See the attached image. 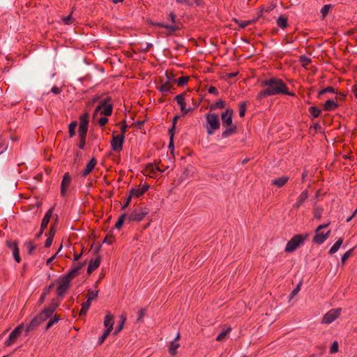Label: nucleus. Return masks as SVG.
Wrapping results in <instances>:
<instances>
[{
  "label": "nucleus",
  "mask_w": 357,
  "mask_h": 357,
  "mask_svg": "<svg viewBox=\"0 0 357 357\" xmlns=\"http://www.w3.org/2000/svg\"><path fill=\"white\" fill-rule=\"evenodd\" d=\"M97 164L96 159L93 157L91 160L86 164L84 169L83 170L82 175L85 177L89 175L94 169L95 166Z\"/></svg>",
  "instance_id": "6ab92c4d"
},
{
  "label": "nucleus",
  "mask_w": 357,
  "mask_h": 357,
  "mask_svg": "<svg viewBox=\"0 0 357 357\" xmlns=\"http://www.w3.org/2000/svg\"><path fill=\"white\" fill-rule=\"evenodd\" d=\"M47 319L48 318L41 312L38 316L34 317L26 326L25 331L26 334L28 335L30 331L35 330L42 322Z\"/></svg>",
  "instance_id": "39448f33"
},
{
  "label": "nucleus",
  "mask_w": 357,
  "mask_h": 357,
  "mask_svg": "<svg viewBox=\"0 0 357 357\" xmlns=\"http://www.w3.org/2000/svg\"><path fill=\"white\" fill-rule=\"evenodd\" d=\"M60 320V317L55 314L53 318L50 319L47 324L46 329H49L51 326H52L55 323H57Z\"/></svg>",
  "instance_id": "37998d69"
},
{
  "label": "nucleus",
  "mask_w": 357,
  "mask_h": 357,
  "mask_svg": "<svg viewBox=\"0 0 357 357\" xmlns=\"http://www.w3.org/2000/svg\"><path fill=\"white\" fill-rule=\"evenodd\" d=\"M189 80V77L188 76H182L178 77L175 80L178 86H184L185 85Z\"/></svg>",
  "instance_id": "a19ab883"
},
{
  "label": "nucleus",
  "mask_w": 357,
  "mask_h": 357,
  "mask_svg": "<svg viewBox=\"0 0 357 357\" xmlns=\"http://www.w3.org/2000/svg\"><path fill=\"white\" fill-rule=\"evenodd\" d=\"M113 105L112 103V98L107 97L99 101L98 106L96 107L93 115L96 116L98 113L101 115L106 116H110L112 113Z\"/></svg>",
  "instance_id": "f03ea898"
},
{
  "label": "nucleus",
  "mask_w": 357,
  "mask_h": 357,
  "mask_svg": "<svg viewBox=\"0 0 357 357\" xmlns=\"http://www.w3.org/2000/svg\"><path fill=\"white\" fill-rule=\"evenodd\" d=\"M332 8V6L331 4L324 5L321 9V13L322 17L324 18L329 13L330 10Z\"/></svg>",
  "instance_id": "79ce46f5"
},
{
  "label": "nucleus",
  "mask_w": 357,
  "mask_h": 357,
  "mask_svg": "<svg viewBox=\"0 0 357 357\" xmlns=\"http://www.w3.org/2000/svg\"><path fill=\"white\" fill-rule=\"evenodd\" d=\"M326 93H335V89L332 86H328L326 88L323 89L318 93V98H321L322 95H324Z\"/></svg>",
  "instance_id": "ea45409f"
},
{
  "label": "nucleus",
  "mask_w": 357,
  "mask_h": 357,
  "mask_svg": "<svg viewBox=\"0 0 357 357\" xmlns=\"http://www.w3.org/2000/svg\"><path fill=\"white\" fill-rule=\"evenodd\" d=\"M146 314V309L142 308L138 312L137 321H140Z\"/></svg>",
  "instance_id": "6e6d98bb"
},
{
  "label": "nucleus",
  "mask_w": 357,
  "mask_h": 357,
  "mask_svg": "<svg viewBox=\"0 0 357 357\" xmlns=\"http://www.w3.org/2000/svg\"><path fill=\"white\" fill-rule=\"evenodd\" d=\"M7 149V146L1 141H0V154L5 151Z\"/></svg>",
  "instance_id": "774afa93"
},
{
  "label": "nucleus",
  "mask_w": 357,
  "mask_h": 357,
  "mask_svg": "<svg viewBox=\"0 0 357 357\" xmlns=\"http://www.w3.org/2000/svg\"><path fill=\"white\" fill-rule=\"evenodd\" d=\"M128 128V126L126 124V123L124 121L123 124L121 126V134L124 136V134L126 132L127 129Z\"/></svg>",
  "instance_id": "680f3d73"
},
{
  "label": "nucleus",
  "mask_w": 357,
  "mask_h": 357,
  "mask_svg": "<svg viewBox=\"0 0 357 357\" xmlns=\"http://www.w3.org/2000/svg\"><path fill=\"white\" fill-rule=\"evenodd\" d=\"M124 136L123 135H113L111 146L113 151L120 152L123 149Z\"/></svg>",
  "instance_id": "6e6552de"
},
{
  "label": "nucleus",
  "mask_w": 357,
  "mask_h": 357,
  "mask_svg": "<svg viewBox=\"0 0 357 357\" xmlns=\"http://www.w3.org/2000/svg\"><path fill=\"white\" fill-rule=\"evenodd\" d=\"M77 126V121H73L68 126V132L70 137H73L75 135V128Z\"/></svg>",
  "instance_id": "58836bf2"
},
{
  "label": "nucleus",
  "mask_w": 357,
  "mask_h": 357,
  "mask_svg": "<svg viewBox=\"0 0 357 357\" xmlns=\"http://www.w3.org/2000/svg\"><path fill=\"white\" fill-rule=\"evenodd\" d=\"M157 26L161 28H165L168 29L171 33L175 32L179 29L178 26L174 24H167L165 23H158Z\"/></svg>",
  "instance_id": "c756f323"
},
{
  "label": "nucleus",
  "mask_w": 357,
  "mask_h": 357,
  "mask_svg": "<svg viewBox=\"0 0 357 357\" xmlns=\"http://www.w3.org/2000/svg\"><path fill=\"white\" fill-rule=\"evenodd\" d=\"M165 172V169H161L160 165L156 164H149L145 169V172L151 177H156L159 173Z\"/></svg>",
  "instance_id": "9d476101"
},
{
  "label": "nucleus",
  "mask_w": 357,
  "mask_h": 357,
  "mask_svg": "<svg viewBox=\"0 0 357 357\" xmlns=\"http://www.w3.org/2000/svg\"><path fill=\"white\" fill-rule=\"evenodd\" d=\"M233 110L231 109H226L221 114L222 123L223 127H227L232 123Z\"/></svg>",
  "instance_id": "2eb2a0df"
},
{
  "label": "nucleus",
  "mask_w": 357,
  "mask_h": 357,
  "mask_svg": "<svg viewBox=\"0 0 357 357\" xmlns=\"http://www.w3.org/2000/svg\"><path fill=\"white\" fill-rule=\"evenodd\" d=\"M60 301H52V302L47 307H45L42 312L45 314L47 318L50 317L52 314L54 312L56 308L59 307Z\"/></svg>",
  "instance_id": "f3484780"
},
{
  "label": "nucleus",
  "mask_w": 357,
  "mask_h": 357,
  "mask_svg": "<svg viewBox=\"0 0 357 357\" xmlns=\"http://www.w3.org/2000/svg\"><path fill=\"white\" fill-rule=\"evenodd\" d=\"M338 351V343L337 342L335 341L333 342L331 347V353H335Z\"/></svg>",
  "instance_id": "5fc2aeb1"
},
{
  "label": "nucleus",
  "mask_w": 357,
  "mask_h": 357,
  "mask_svg": "<svg viewBox=\"0 0 357 357\" xmlns=\"http://www.w3.org/2000/svg\"><path fill=\"white\" fill-rule=\"evenodd\" d=\"M231 330L230 328H229L226 331H222L216 337V340L217 341H222L225 339V337H226V335L228 334V333L229 332V331Z\"/></svg>",
  "instance_id": "de8ad7c7"
},
{
  "label": "nucleus",
  "mask_w": 357,
  "mask_h": 357,
  "mask_svg": "<svg viewBox=\"0 0 357 357\" xmlns=\"http://www.w3.org/2000/svg\"><path fill=\"white\" fill-rule=\"evenodd\" d=\"M108 122V119L106 116H103L99 119L98 123L100 126H104Z\"/></svg>",
  "instance_id": "4d7b16f0"
},
{
  "label": "nucleus",
  "mask_w": 357,
  "mask_h": 357,
  "mask_svg": "<svg viewBox=\"0 0 357 357\" xmlns=\"http://www.w3.org/2000/svg\"><path fill=\"white\" fill-rule=\"evenodd\" d=\"M301 283H299L297 284V286L295 287V289H293V291L291 293V298H292L294 296H295L300 291L301 289Z\"/></svg>",
  "instance_id": "603ef678"
},
{
  "label": "nucleus",
  "mask_w": 357,
  "mask_h": 357,
  "mask_svg": "<svg viewBox=\"0 0 357 357\" xmlns=\"http://www.w3.org/2000/svg\"><path fill=\"white\" fill-rule=\"evenodd\" d=\"M246 112V103L245 102H242L239 105V116L241 117H243L245 116Z\"/></svg>",
  "instance_id": "a18cd8bd"
},
{
  "label": "nucleus",
  "mask_w": 357,
  "mask_h": 357,
  "mask_svg": "<svg viewBox=\"0 0 357 357\" xmlns=\"http://www.w3.org/2000/svg\"><path fill=\"white\" fill-rule=\"evenodd\" d=\"M179 116L178 115H176L174 117V119H173V125H172V127L169 130V133H172L173 132V130L175 128V125L176 123V121L177 120L179 119Z\"/></svg>",
  "instance_id": "bf43d9fd"
},
{
  "label": "nucleus",
  "mask_w": 357,
  "mask_h": 357,
  "mask_svg": "<svg viewBox=\"0 0 357 357\" xmlns=\"http://www.w3.org/2000/svg\"><path fill=\"white\" fill-rule=\"evenodd\" d=\"M70 281L65 276L60 278V283L56 289L58 296H63L65 295L70 287Z\"/></svg>",
  "instance_id": "0eeeda50"
},
{
  "label": "nucleus",
  "mask_w": 357,
  "mask_h": 357,
  "mask_svg": "<svg viewBox=\"0 0 357 357\" xmlns=\"http://www.w3.org/2000/svg\"><path fill=\"white\" fill-rule=\"evenodd\" d=\"M23 330V325L17 326L9 335L8 340L6 341V346H10L17 340Z\"/></svg>",
  "instance_id": "9b49d317"
},
{
  "label": "nucleus",
  "mask_w": 357,
  "mask_h": 357,
  "mask_svg": "<svg viewBox=\"0 0 357 357\" xmlns=\"http://www.w3.org/2000/svg\"><path fill=\"white\" fill-rule=\"evenodd\" d=\"M308 197L307 190H303L298 196L297 201L294 204L293 208L298 209Z\"/></svg>",
  "instance_id": "412c9836"
},
{
  "label": "nucleus",
  "mask_w": 357,
  "mask_h": 357,
  "mask_svg": "<svg viewBox=\"0 0 357 357\" xmlns=\"http://www.w3.org/2000/svg\"><path fill=\"white\" fill-rule=\"evenodd\" d=\"M148 213L146 211L144 210H134L129 215H128V222L130 223L132 221H141L144 219Z\"/></svg>",
  "instance_id": "1a4fd4ad"
},
{
  "label": "nucleus",
  "mask_w": 357,
  "mask_h": 357,
  "mask_svg": "<svg viewBox=\"0 0 357 357\" xmlns=\"http://www.w3.org/2000/svg\"><path fill=\"white\" fill-rule=\"evenodd\" d=\"M330 234V230H328L326 233L321 232V231L315 230V235L313 238L312 241L318 245H321L329 237Z\"/></svg>",
  "instance_id": "4468645a"
},
{
  "label": "nucleus",
  "mask_w": 357,
  "mask_h": 357,
  "mask_svg": "<svg viewBox=\"0 0 357 357\" xmlns=\"http://www.w3.org/2000/svg\"><path fill=\"white\" fill-rule=\"evenodd\" d=\"M121 319H122V320H121V323L119 324V326H117L116 329L115 330L114 334H117L118 333H119L123 327V324H124L126 318L123 317V316L122 315Z\"/></svg>",
  "instance_id": "8fccbe9b"
},
{
  "label": "nucleus",
  "mask_w": 357,
  "mask_h": 357,
  "mask_svg": "<svg viewBox=\"0 0 357 357\" xmlns=\"http://www.w3.org/2000/svg\"><path fill=\"white\" fill-rule=\"evenodd\" d=\"M52 241H53V238L50 237V236H48L47 238L45 241V246L46 248L50 247L52 243Z\"/></svg>",
  "instance_id": "0e129e2a"
},
{
  "label": "nucleus",
  "mask_w": 357,
  "mask_h": 357,
  "mask_svg": "<svg viewBox=\"0 0 357 357\" xmlns=\"http://www.w3.org/2000/svg\"><path fill=\"white\" fill-rule=\"evenodd\" d=\"M149 186L147 185H143L141 188H132L130 190V197H141L147 190Z\"/></svg>",
  "instance_id": "aec40b11"
},
{
  "label": "nucleus",
  "mask_w": 357,
  "mask_h": 357,
  "mask_svg": "<svg viewBox=\"0 0 357 357\" xmlns=\"http://www.w3.org/2000/svg\"><path fill=\"white\" fill-rule=\"evenodd\" d=\"M26 245H27V247L29 248L28 253L29 255H31L33 253V250H35L36 247L33 245V244L31 241L27 242L26 243Z\"/></svg>",
  "instance_id": "864d4df0"
},
{
  "label": "nucleus",
  "mask_w": 357,
  "mask_h": 357,
  "mask_svg": "<svg viewBox=\"0 0 357 357\" xmlns=\"http://www.w3.org/2000/svg\"><path fill=\"white\" fill-rule=\"evenodd\" d=\"M158 89L164 95H165L168 93H170L172 86L168 82H166L161 84L159 87H158Z\"/></svg>",
  "instance_id": "473e14b6"
},
{
  "label": "nucleus",
  "mask_w": 357,
  "mask_h": 357,
  "mask_svg": "<svg viewBox=\"0 0 357 357\" xmlns=\"http://www.w3.org/2000/svg\"><path fill=\"white\" fill-rule=\"evenodd\" d=\"M124 222H128V217L126 213L122 214L115 224V228L119 229Z\"/></svg>",
  "instance_id": "72a5a7b5"
},
{
  "label": "nucleus",
  "mask_w": 357,
  "mask_h": 357,
  "mask_svg": "<svg viewBox=\"0 0 357 357\" xmlns=\"http://www.w3.org/2000/svg\"><path fill=\"white\" fill-rule=\"evenodd\" d=\"M175 1L177 4L184 6H188V7L192 6L194 2L197 5L199 4L197 0H175Z\"/></svg>",
  "instance_id": "7c9ffc66"
},
{
  "label": "nucleus",
  "mask_w": 357,
  "mask_h": 357,
  "mask_svg": "<svg viewBox=\"0 0 357 357\" xmlns=\"http://www.w3.org/2000/svg\"><path fill=\"white\" fill-rule=\"evenodd\" d=\"M175 100L179 105L181 110L183 114H187L191 111V108H186L185 93H181L175 97Z\"/></svg>",
  "instance_id": "dca6fc26"
},
{
  "label": "nucleus",
  "mask_w": 357,
  "mask_h": 357,
  "mask_svg": "<svg viewBox=\"0 0 357 357\" xmlns=\"http://www.w3.org/2000/svg\"><path fill=\"white\" fill-rule=\"evenodd\" d=\"M225 130L222 133V138H227L237 132V128L235 125L231 124L227 127H225Z\"/></svg>",
  "instance_id": "a878e982"
},
{
  "label": "nucleus",
  "mask_w": 357,
  "mask_h": 357,
  "mask_svg": "<svg viewBox=\"0 0 357 357\" xmlns=\"http://www.w3.org/2000/svg\"><path fill=\"white\" fill-rule=\"evenodd\" d=\"M235 22L236 24L239 26V27L243 29L250 24L252 23L251 20H247V21H239L238 20H235Z\"/></svg>",
  "instance_id": "09e8293b"
},
{
  "label": "nucleus",
  "mask_w": 357,
  "mask_h": 357,
  "mask_svg": "<svg viewBox=\"0 0 357 357\" xmlns=\"http://www.w3.org/2000/svg\"><path fill=\"white\" fill-rule=\"evenodd\" d=\"M131 199L132 197H130V195H129L125 200L124 204L122 206V209H125L126 207H128V206L130 204Z\"/></svg>",
  "instance_id": "e2e57ef3"
},
{
  "label": "nucleus",
  "mask_w": 357,
  "mask_h": 357,
  "mask_svg": "<svg viewBox=\"0 0 357 357\" xmlns=\"http://www.w3.org/2000/svg\"><path fill=\"white\" fill-rule=\"evenodd\" d=\"M288 181H289V177L282 176L278 178L273 180L272 184L278 186V188H281L283 185H284Z\"/></svg>",
  "instance_id": "cd10ccee"
},
{
  "label": "nucleus",
  "mask_w": 357,
  "mask_h": 357,
  "mask_svg": "<svg viewBox=\"0 0 357 357\" xmlns=\"http://www.w3.org/2000/svg\"><path fill=\"white\" fill-rule=\"evenodd\" d=\"M343 243V239L342 238H339L335 243L334 245L331 248L330 250H329V253L331 255H333L335 254V252H337V250L340 249L341 245Z\"/></svg>",
  "instance_id": "2f4dec72"
},
{
  "label": "nucleus",
  "mask_w": 357,
  "mask_h": 357,
  "mask_svg": "<svg viewBox=\"0 0 357 357\" xmlns=\"http://www.w3.org/2000/svg\"><path fill=\"white\" fill-rule=\"evenodd\" d=\"M225 102L222 100H220L219 101L215 102L214 104H212L211 106H210V109L211 110H215V109H222V108H224L225 107Z\"/></svg>",
  "instance_id": "4c0bfd02"
},
{
  "label": "nucleus",
  "mask_w": 357,
  "mask_h": 357,
  "mask_svg": "<svg viewBox=\"0 0 357 357\" xmlns=\"http://www.w3.org/2000/svg\"><path fill=\"white\" fill-rule=\"evenodd\" d=\"M6 244L8 247L11 250L13 256L17 263H20L21 261V257L20 255V251L18 248V244L17 241H7Z\"/></svg>",
  "instance_id": "f8f14e48"
},
{
  "label": "nucleus",
  "mask_w": 357,
  "mask_h": 357,
  "mask_svg": "<svg viewBox=\"0 0 357 357\" xmlns=\"http://www.w3.org/2000/svg\"><path fill=\"white\" fill-rule=\"evenodd\" d=\"M337 94V96L335 97V100L337 102V100H343L345 97H346V95L343 93H335Z\"/></svg>",
  "instance_id": "052dcab7"
},
{
  "label": "nucleus",
  "mask_w": 357,
  "mask_h": 357,
  "mask_svg": "<svg viewBox=\"0 0 357 357\" xmlns=\"http://www.w3.org/2000/svg\"><path fill=\"white\" fill-rule=\"evenodd\" d=\"M261 86L266 87L261 90L257 96V99L261 100L264 98L276 96L279 94H286L290 96H294L295 93L289 92L285 83L279 78L271 77L269 79L262 81Z\"/></svg>",
  "instance_id": "f257e3e1"
},
{
  "label": "nucleus",
  "mask_w": 357,
  "mask_h": 357,
  "mask_svg": "<svg viewBox=\"0 0 357 357\" xmlns=\"http://www.w3.org/2000/svg\"><path fill=\"white\" fill-rule=\"evenodd\" d=\"M84 263H77L74 267H73L69 272L64 276L72 280L76 275H78L80 269L84 266Z\"/></svg>",
  "instance_id": "a211bd4d"
},
{
  "label": "nucleus",
  "mask_w": 357,
  "mask_h": 357,
  "mask_svg": "<svg viewBox=\"0 0 357 357\" xmlns=\"http://www.w3.org/2000/svg\"><path fill=\"white\" fill-rule=\"evenodd\" d=\"M342 308L331 309L323 317L322 323L329 324L334 321L341 314Z\"/></svg>",
  "instance_id": "423d86ee"
},
{
  "label": "nucleus",
  "mask_w": 357,
  "mask_h": 357,
  "mask_svg": "<svg viewBox=\"0 0 357 357\" xmlns=\"http://www.w3.org/2000/svg\"><path fill=\"white\" fill-rule=\"evenodd\" d=\"M87 130H88L87 126H86L84 125H79V129H78L79 138H82V139H83V138H86Z\"/></svg>",
  "instance_id": "f704fd0d"
},
{
  "label": "nucleus",
  "mask_w": 357,
  "mask_h": 357,
  "mask_svg": "<svg viewBox=\"0 0 357 357\" xmlns=\"http://www.w3.org/2000/svg\"><path fill=\"white\" fill-rule=\"evenodd\" d=\"M52 208H50L45 213V216L42 220V222L40 225V234L43 233L45 229L47 227V225L50 222V220L52 217Z\"/></svg>",
  "instance_id": "4be33fe9"
},
{
  "label": "nucleus",
  "mask_w": 357,
  "mask_h": 357,
  "mask_svg": "<svg viewBox=\"0 0 357 357\" xmlns=\"http://www.w3.org/2000/svg\"><path fill=\"white\" fill-rule=\"evenodd\" d=\"M307 236L302 234L294 235L290 241L287 243L285 251L287 252H292L295 251L306 239Z\"/></svg>",
  "instance_id": "20e7f679"
},
{
  "label": "nucleus",
  "mask_w": 357,
  "mask_h": 357,
  "mask_svg": "<svg viewBox=\"0 0 357 357\" xmlns=\"http://www.w3.org/2000/svg\"><path fill=\"white\" fill-rule=\"evenodd\" d=\"M91 305V301L87 300L82 304V309L80 310V315L86 314Z\"/></svg>",
  "instance_id": "c9c22d12"
},
{
  "label": "nucleus",
  "mask_w": 357,
  "mask_h": 357,
  "mask_svg": "<svg viewBox=\"0 0 357 357\" xmlns=\"http://www.w3.org/2000/svg\"><path fill=\"white\" fill-rule=\"evenodd\" d=\"M114 323V321L113 315L110 312H108L105 317V320H104L105 326L107 328L112 329Z\"/></svg>",
  "instance_id": "bb28decb"
},
{
  "label": "nucleus",
  "mask_w": 357,
  "mask_h": 357,
  "mask_svg": "<svg viewBox=\"0 0 357 357\" xmlns=\"http://www.w3.org/2000/svg\"><path fill=\"white\" fill-rule=\"evenodd\" d=\"M101 262L100 257H97L95 259H91L88 266L87 273L91 274L96 268H98Z\"/></svg>",
  "instance_id": "b1692460"
},
{
  "label": "nucleus",
  "mask_w": 357,
  "mask_h": 357,
  "mask_svg": "<svg viewBox=\"0 0 357 357\" xmlns=\"http://www.w3.org/2000/svg\"><path fill=\"white\" fill-rule=\"evenodd\" d=\"M338 107V104L335 100L328 99L324 105V109L327 112L333 111Z\"/></svg>",
  "instance_id": "393cba45"
},
{
  "label": "nucleus",
  "mask_w": 357,
  "mask_h": 357,
  "mask_svg": "<svg viewBox=\"0 0 357 357\" xmlns=\"http://www.w3.org/2000/svg\"><path fill=\"white\" fill-rule=\"evenodd\" d=\"M208 92L209 93H211V94H214V95H218V89L213 86H211L208 89Z\"/></svg>",
  "instance_id": "13d9d810"
},
{
  "label": "nucleus",
  "mask_w": 357,
  "mask_h": 357,
  "mask_svg": "<svg viewBox=\"0 0 357 357\" xmlns=\"http://www.w3.org/2000/svg\"><path fill=\"white\" fill-rule=\"evenodd\" d=\"M88 124H89V114L87 113H85L80 117L79 125H84L88 127Z\"/></svg>",
  "instance_id": "c03bdc74"
},
{
  "label": "nucleus",
  "mask_w": 357,
  "mask_h": 357,
  "mask_svg": "<svg viewBox=\"0 0 357 357\" xmlns=\"http://www.w3.org/2000/svg\"><path fill=\"white\" fill-rule=\"evenodd\" d=\"M288 17L285 15H280L277 20V24L281 29L287 27Z\"/></svg>",
  "instance_id": "c85d7f7f"
},
{
  "label": "nucleus",
  "mask_w": 357,
  "mask_h": 357,
  "mask_svg": "<svg viewBox=\"0 0 357 357\" xmlns=\"http://www.w3.org/2000/svg\"><path fill=\"white\" fill-rule=\"evenodd\" d=\"M301 61L305 65L308 64L310 63L311 60L310 58L307 57V56H303L301 57Z\"/></svg>",
  "instance_id": "69168bd1"
},
{
  "label": "nucleus",
  "mask_w": 357,
  "mask_h": 357,
  "mask_svg": "<svg viewBox=\"0 0 357 357\" xmlns=\"http://www.w3.org/2000/svg\"><path fill=\"white\" fill-rule=\"evenodd\" d=\"M64 23L66 24H70L72 23V17L71 15H68L63 19Z\"/></svg>",
  "instance_id": "338daca9"
},
{
  "label": "nucleus",
  "mask_w": 357,
  "mask_h": 357,
  "mask_svg": "<svg viewBox=\"0 0 357 357\" xmlns=\"http://www.w3.org/2000/svg\"><path fill=\"white\" fill-rule=\"evenodd\" d=\"M179 338H180V334H179V333H178L177 335H176V337L171 342V344H170V347H169V352L172 356H174V355L176 354L177 349L180 347V344L178 342V340H179Z\"/></svg>",
  "instance_id": "5701e85b"
},
{
  "label": "nucleus",
  "mask_w": 357,
  "mask_h": 357,
  "mask_svg": "<svg viewBox=\"0 0 357 357\" xmlns=\"http://www.w3.org/2000/svg\"><path fill=\"white\" fill-rule=\"evenodd\" d=\"M206 131L208 135L214 133L215 130L220 128V120L218 114L215 113H208L206 115Z\"/></svg>",
  "instance_id": "7ed1b4c3"
},
{
  "label": "nucleus",
  "mask_w": 357,
  "mask_h": 357,
  "mask_svg": "<svg viewBox=\"0 0 357 357\" xmlns=\"http://www.w3.org/2000/svg\"><path fill=\"white\" fill-rule=\"evenodd\" d=\"M98 295V291H91V290H89V292H88V296H87V298L89 301H91L93 300H94Z\"/></svg>",
  "instance_id": "49530a36"
},
{
  "label": "nucleus",
  "mask_w": 357,
  "mask_h": 357,
  "mask_svg": "<svg viewBox=\"0 0 357 357\" xmlns=\"http://www.w3.org/2000/svg\"><path fill=\"white\" fill-rule=\"evenodd\" d=\"M71 183V178L70 176V174L68 172L65 173L61 184V195L63 197L66 196L67 190L70 185Z\"/></svg>",
  "instance_id": "ddd939ff"
},
{
  "label": "nucleus",
  "mask_w": 357,
  "mask_h": 357,
  "mask_svg": "<svg viewBox=\"0 0 357 357\" xmlns=\"http://www.w3.org/2000/svg\"><path fill=\"white\" fill-rule=\"evenodd\" d=\"M351 253H352V250H349L347 252H346L342 256V258H341L342 263H344L348 259V258L351 256Z\"/></svg>",
  "instance_id": "3c124183"
},
{
  "label": "nucleus",
  "mask_w": 357,
  "mask_h": 357,
  "mask_svg": "<svg viewBox=\"0 0 357 357\" xmlns=\"http://www.w3.org/2000/svg\"><path fill=\"white\" fill-rule=\"evenodd\" d=\"M310 115L313 118H317L321 113V109L317 107L312 106L309 108Z\"/></svg>",
  "instance_id": "e433bc0d"
}]
</instances>
